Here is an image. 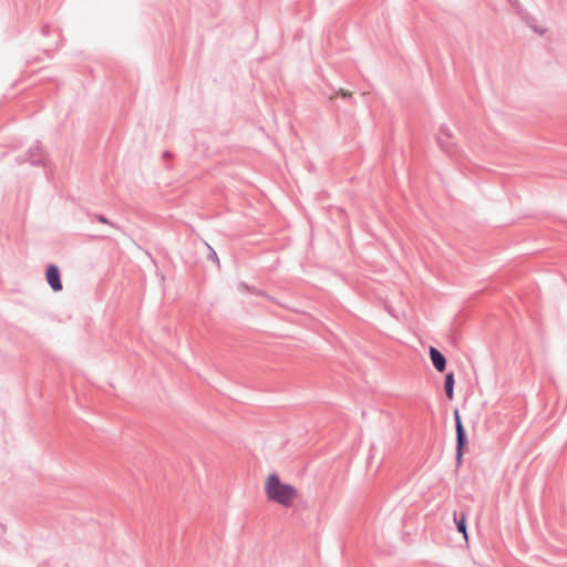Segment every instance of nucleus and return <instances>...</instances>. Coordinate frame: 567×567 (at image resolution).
I'll return each instance as SVG.
<instances>
[{
	"instance_id": "obj_1",
	"label": "nucleus",
	"mask_w": 567,
	"mask_h": 567,
	"mask_svg": "<svg viewBox=\"0 0 567 567\" xmlns=\"http://www.w3.org/2000/svg\"><path fill=\"white\" fill-rule=\"evenodd\" d=\"M266 498L282 508L293 507L300 496L299 488L286 482L278 473H268L262 482Z\"/></svg>"
},
{
	"instance_id": "obj_2",
	"label": "nucleus",
	"mask_w": 567,
	"mask_h": 567,
	"mask_svg": "<svg viewBox=\"0 0 567 567\" xmlns=\"http://www.w3.org/2000/svg\"><path fill=\"white\" fill-rule=\"evenodd\" d=\"M45 278H47V281L50 285V287L54 291L62 290V284L60 280L59 268L55 265H50L48 267L47 272H45Z\"/></svg>"
},
{
	"instance_id": "obj_3",
	"label": "nucleus",
	"mask_w": 567,
	"mask_h": 567,
	"mask_svg": "<svg viewBox=\"0 0 567 567\" xmlns=\"http://www.w3.org/2000/svg\"><path fill=\"white\" fill-rule=\"evenodd\" d=\"M455 425H456V440H457V456L461 458L462 450L465 444V431L461 422L460 413L457 410L454 411Z\"/></svg>"
},
{
	"instance_id": "obj_4",
	"label": "nucleus",
	"mask_w": 567,
	"mask_h": 567,
	"mask_svg": "<svg viewBox=\"0 0 567 567\" xmlns=\"http://www.w3.org/2000/svg\"><path fill=\"white\" fill-rule=\"evenodd\" d=\"M430 357H431L432 363L435 367V369L440 372L444 371V369L446 367V361H445L444 355L437 349L431 347L430 348Z\"/></svg>"
},
{
	"instance_id": "obj_5",
	"label": "nucleus",
	"mask_w": 567,
	"mask_h": 567,
	"mask_svg": "<svg viewBox=\"0 0 567 567\" xmlns=\"http://www.w3.org/2000/svg\"><path fill=\"white\" fill-rule=\"evenodd\" d=\"M445 394L449 400H453L454 398V375L453 373H447L445 377Z\"/></svg>"
},
{
	"instance_id": "obj_6",
	"label": "nucleus",
	"mask_w": 567,
	"mask_h": 567,
	"mask_svg": "<svg viewBox=\"0 0 567 567\" xmlns=\"http://www.w3.org/2000/svg\"><path fill=\"white\" fill-rule=\"evenodd\" d=\"M457 530L464 535V538L467 539V533H466V515L462 514L461 519L456 522Z\"/></svg>"
},
{
	"instance_id": "obj_7",
	"label": "nucleus",
	"mask_w": 567,
	"mask_h": 567,
	"mask_svg": "<svg viewBox=\"0 0 567 567\" xmlns=\"http://www.w3.org/2000/svg\"><path fill=\"white\" fill-rule=\"evenodd\" d=\"M341 95L346 97V96H350V95H351V93H350V92H348V91H343V90H341Z\"/></svg>"
}]
</instances>
